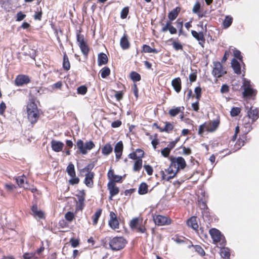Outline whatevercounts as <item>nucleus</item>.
Wrapping results in <instances>:
<instances>
[{"label":"nucleus","instance_id":"f257e3e1","mask_svg":"<svg viewBox=\"0 0 259 259\" xmlns=\"http://www.w3.org/2000/svg\"><path fill=\"white\" fill-rule=\"evenodd\" d=\"M28 120L33 124L35 123L39 117V111L33 99H30L26 106Z\"/></svg>","mask_w":259,"mask_h":259},{"label":"nucleus","instance_id":"f03ea898","mask_svg":"<svg viewBox=\"0 0 259 259\" xmlns=\"http://www.w3.org/2000/svg\"><path fill=\"white\" fill-rule=\"evenodd\" d=\"M219 124L220 121L219 119L214 120L208 122H205L200 125L198 133L199 135H202L204 131L213 132L218 128Z\"/></svg>","mask_w":259,"mask_h":259},{"label":"nucleus","instance_id":"7ed1b4c3","mask_svg":"<svg viewBox=\"0 0 259 259\" xmlns=\"http://www.w3.org/2000/svg\"><path fill=\"white\" fill-rule=\"evenodd\" d=\"M125 244V240L121 237H114L109 242L110 247L113 250H119L122 249Z\"/></svg>","mask_w":259,"mask_h":259},{"label":"nucleus","instance_id":"20e7f679","mask_svg":"<svg viewBox=\"0 0 259 259\" xmlns=\"http://www.w3.org/2000/svg\"><path fill=\"white\" fill-rule=\"evenodd\" d=\"M76 146L81 154H86L95 147V144L92 141L84 143L81 140H79L77 141Z\"/></svg>","mask_w":259,"mask_h":259},{"label":"nucleus","instance_id":"39448f33","mask_svg":"<svg viewBox=\"0 0 259 259\" xmlns=\"http://www.w3.org/2000/svg\"><path fill=\"white\" fill-rule=\"evenodd\" d=\"M143 220L140 218H135L131 220L130 227L132 229L136 230L138 232L143 233L146 229L143 225Z\"/></svg>","mask_w":259,"mask_h":259},{"label":"nucleus","instance_id":"423d86ee","mask_svg":"<svg viewBox=\"0 0 259 259\" xmlns=\"http://www.w3.org/2000/svg\"><path fill=\"white\" fill-rule=\"evenodd\" d=\"M172 165V163L170 162L169 166L165 170V171H162V178L163 180L169 181L170 179L173 178L178 172L176 166Z\"/></svg>","mask_w":259,"mask_h":259},{"label":"nucleus","instance_id":"0eeeda50","mask_svg":"<svg viewBox=\"0 0 259 259\" xmlns=\"http://www.w3.org/2000/svg\"><path fill=\"white\" fill-rule=\"evenodd\" d=\"M213 66L212 73L214 77H220L226 73V71L223 68L222 65L220 62H214Z\"/></svg>","mask_w":259,"mask_h":259},{"label":"nucleus","instance_id":"6e6552de","mask_svg":"<svg viewBox=\"0 0 259 259\" xmlns=\"http://www.w3.org/2000/svg\"><path fill=\"white\" fill-rule=\"evenodd\" d=\"M170 162L172 163V165L176 166L178 171L180 169H184L186 166V161L182 157L171 158Z\"/></svg>","mask_w":259,"mask_h":259},{"label":"nucleus","instance_id":"1a4fd4ad","mask_svg":"<svg viewBox=\"0 0 259 259\" xmlns=\"http://www.w3.org/2000/svg\"><path fill=\"white\" fill-rule=\"evenodd\" d=\"M153 220L155 224L158 226H164L169 225L170 223V220L165 216L157 215L153 217Z\"/></svg>","mask_w":259,"mask_h":259},{"label":"nucleus","instance_id":"9d476101","mask_svg":"<svg viewBox=\"0 0 259 259\" xmlns=\"http://www.w3.org/2000/svg\"><path fill=\"white\" fill-rule=\"evenodd\" d=\"M209 232L214 244H217L223 239V236L219 230L212 228L209 230Z\"/></svg>","mask_w":259,"mask_h":259},{"label":"nucleus","instance_id":"9b49d317","mask_svg":"<svg viewBox=\"0 0 259 259\" xmlns=\"http://www.w3.org/2000/svg\"><path fill=\"white\" fill-rule=\"evenodd\" d=\"M89 168L87 166L82 169V172H87L85 174L84 183L87 186L91 187L93 184V178L94 177V174L93 172H89Z\"/></svg>","mask_w":259,"mask_h":259},{"label":"nucleus","instance_id":"f8f14e48","mask_svg":"<svg viewBox=\"0 0 259 259\" xmlns=\"http://www.w3.org/2000/svg\"><path fill=\"white\" fill-rule=\"evenodd\" d=\"M29 82V77L28 76L23 74L18 75L15 80V84L17 86H22Z\"/></svg>","mask_w":259,"mask_h":259},{"label":"nucleus","instance_id":"ddd939ff","mask_svg":"<svg viewBox=\"0 0 259 259\" xmlns=\"http://www.w3.org/2000/svg\"><path fill=\"white\" fill-rule=\"evenodd\" d=\"M16 182L18 186L24 189H30V186L28 184L26 177L23 175L22 176L16 177L15 178Z\"/></svg>","mask_w":259,"mask_h":259},{"label":"nucleus","instance_id":"4468645a","mask_svg":"<svg viewBox=\"0 0 259 259\" xmlns=\"http://www.w3.org/2000/svg\"><path fill=\"white\" fill-rule=\"evenodd\" d=\"M109 225L113 229H116L119 227V223L116 215L112 211L110 213Z\"/></svg>","mask_w":259,"mask_h":259},{"label":"nucleus","instance_id":"2eb2a0df","mask_svg":"<svg viewBox=\"0 0 259 259\" xmlns=\"http://www.w3.org/2000/svg\"><path fill=\"white\" fill-rule=\"evenodd\" d=\"M123 149V146L122 141H119L116 143L114 147V151L115 153V157L117 161H118L121 158L122 154Z\"/></svg>","mask_w":259,"mask_h":259},{"label":"nucleus","instance_id":"dca6fc26","mask_svg":"<svg viewBox=\"0 0 259 259\" xmlns=\"http://www.w3.org/2000/svg\"><path fill=\"white\" fill-rule=\"evenodd\" d=\"M108 188L110 194V199L112 200V197L119 193V189L115 186L114 182L112 181H110L108 184Z\"/></svg>","mask_w":259,"mask_h":259},{"label":"nucleus","instance_id":"f3484780","mask_svg":"<svg viewBox=\"0 0 259 259\" xmlns=\"http://www.w3.org/2000/svg\"><path fill=\"white\" fill-rule=\"evenodd\" d=\"M169 31V33L171 34H176L177 32V30L175 27H174L172 25V23L171 21H167L165 25H163L161 29V31L163 32Z\"/></svg>","mask_w":259,"mask_h":259},{"label":"nucleus","instance_id":"a211bd4d","mask_svg":"<svg viewBox=\"0 0 259 259\" xmlns=\"http://www.w3.org/2000/svg\"><path fill=\"white\" fill-rule=\"evenodd\" d=\"M64 145V144L60 141L52 140L51 142V146L52 149L56 152L61 151L63 149Z\"/></svg>","mask_w":259,"mask_h":259},{"label":"nucleus","instance_id":"6ab92c4d","mask_svg":"<svg viewBox=\"0 0 259 259\" xmlns=\"http://www.w3.org/2000/svg\"><path fill=\"white\" fill-rule=\"evenodd\" d=\"M191 34L195 38L199 41V44L202 46V44L205 40L203 33L197 32L195 30H192Z\"/></svg>","mask_w":259,"mask_h":259},{"label":"nucleus","instance_id":"aec40b11","mask_svg":"<svg viewBox=\"0 0 259 259\" xmlns=\"http://www.w3.org/2000/svg\"><path fill=\"white\" fill-rule=\"evenodd\" d=\"M108 177L112 182H119L121 181L122 177L116 175L114 174V170L112 169H110L108 172Z\"/></svg>","mask_w":259,"mask_h":259},{"label":"nucleus","instance_id":"412c9836","mask_svg":"<svg viewBox=\"0 0 259 259\" xmlns=\"http://www.w3.org/2000/svg\"><path fill=\"white\" fill-rule=\"evenodd\" d=\"M187 225L192 228L194 230H197L198 228V225L197 224V219L195 217H191L187 221Z\"/></svg>","mask_w":259,"mask_h":259},{"label":"nucleus","instance_id":"4be33fe9","mask_svg":"<svg viewBox=\"0 0 259 259\" xmlns=\"http://www.w3.org/2000/svg\"><path fill=\"white\" fill-rule=\"evenodd\" d=\"M171 84L176 92L177 93L180 92L181 90V81L179 77L173 79Z\"/></svg>","mask_w":259,"mask_h":259},{"label":"nucleus","instance_id":"5701e85b","mask_svg":"<svg viewBox=\"0 0 259 259\" xmlns=\"http://www.w3.org/2000/svg\"><path fill=\"white\" fill-rule=\"evenodd\" d=\"M180 11V8L177 7L172 10L169 13L168 17L169 19L168 21H172L176 19L178 16V14Z\"/></svg>","mask_w":259,"mask_h":259},{"label":"nucleus","instance_id":"b1692460","mask_svg":"<svg viewBox=\"0 0 259 259\" xmlns=\"http://www.w3.org/2000/svg\"><path fill=\"white\" fill-rule=\"evenodd\" d=\"M231 66L235 73L237 74L241 73L240 63L235 59H233L232 60Z\"/></svg>","mask_w":259,"mask_h":259},{"label":"nucleus","instance_id":"393cba45","mask_svg":"<svg viewBox=\"0 0 259 259\" xmlns=\"http://www.w3.org/2000/svg\"><path fill=\"white\" fill-rule=\"evenodd\" d=\"M120 45L121 47L124 50L127 49L129 48L130 43L126 34H124L123 36L121 38Z\"/></svg>","mask_w":259,"mask_h":259},{"label":"nucleus","instance_id":"a878e982","mask_svg":"<svg viewBox=\"0 0 259 259\" xmlns=\"http://www.w3.org/2000/svg\"><path fill=\"white\" fill-rule=\"evenodd\" d=\"M108 62V58L104 53H100L98 55V64L99 66L106 64Z\"/></svg>","mask_w":259,"mask_h":259},{"label":"nucleus","instance_id":"bb28decb","mask_svg":"<svg viewBox=\"0 0 259 259\" xmlns=\"http://www.w3.org/2000/svg\"><path fill=\"white\" fill-rule=\"evenodd\" d=\"M31 210L33 212V214L35 217H37L39 219H42L44 218V212L42 211L38 210L36 205L32 206Z\"/></svg>","mask_w":259,"mask_h":259},{"label":"nucleus","instance_id":"cd10ccee","mask_svg":"<svg viewBox=\"0 0 259 259\" xmlns=\"http://www.w3.org/2000/svg\"><path fill=\"white\" fill-rule=\"evenodd\" d=\"M248 115L253 121H255L258 118V110L256 108L253 109L251 107L248 112Z\"/></svg>","mask_w":259,"mask_h":259},{"label":"nucleus","instance_id":"c85d7f7f","mask_svg":"<svg viewBox=\"0 0 259 259\" xmlns=\"http://www.w3.org/2000/svg\"><path fill=\"white\" fill-rule=\"evenodd\" d=\"M112 150L113 148L112 146L110 144L107 143L103 147L102 152L103 155L107 156L110 154L112 152Z\"/></svg>","mask_w":259,"mask_h":259},{"label":"nucleus","instance_id":"c756f323","mask_svg":"<svg viewBox=\"0 0 259 259\" xmlns=\"http://www.w3.org/2000/svg\"><path fill=\"white\" fill-rule=\"evenodd\" d=\"M142 164H143V161L142 159L141 158H138L137 160L135 161L134 167H133V170L134 171H139L141 168L142 167Z\"/></svg>","mask_w":259,"mask_h":259},{"label":"nucleus","instance_id":"7c9ffc66","mask_svg":"<svg viewBox=\"0 0 259 259\" xmlns=\"http://www.w3.org/2000/svg\"><path fill=\"white\" fill-rule=\"evenodd\" d=\"M233 18L230 16L228 15L225 17V18L223 22V25L224 28H228L232 23Z\"/></svg>","mask_w":259,"mask_h":259},{"label":"nucleus","instance_id":"2f4dec72","mask_svg":"<svg viewBox=\"0 0 259 259\" xmlns=\"http://www.w3.org/2000/svg\"><path fill=\"white\" fill-rule=\"evenodd\" d=\"M63 67L66 70H69L70 68V64L69 59L66 53L64 54Z\"/></svg>","mask_w":259,"mask_h":259},{"label":"nucleus","instance_id":"473e14b6","mask_svg":"<svg viewBox=\"0 0 259 259\" xmlns=\"http://www.w3.org/2000/svg\"><path fill=\"white\" fill-rule=\"evenodd\" d=\"M220 254L224 259H229L230 257L229 249L228 248H222L220 250Z\"/></svg>","mask_w":259,"mask_h":259},{"label":"nucleus","instance_id":"72a5a7b5","mask_svg":"<svg viewBox=\"0 0 259 259\" xmlns=\"http://www.w3.org/2000/svg\"><path fill=\"white\" fill-rule=\"evenodd\" d=\"M148 186L145 183H142L139 188L138 192L140 195H144L147 193Z\"/></svg>","mask_w":259,"mask_h":259},{"label":"nucleus","instance_id":"f704fd0d","mask_svg":"<svg viewBox=\"0 0 259 259\" xmlns=\"http://www.w3.org/2000/svg\"><path fill=\"white\" fill-rule=\"evenodd\" d=\"M66 171H67L68 174L70 177L75 176L74 166L72 163H70L68 164V165L67 167V169H66Z\"/></svg>","mask_w":259,"mask_h":259},{"label":"nucleus","instance_id":"c9c22d12","mask_svg":"<svg viewBox=\"0 0 259 259\" xmlns=\"http://www.w3.org/2000/svg\"><path fill=\"white\" fill-rule=\"evenodd\" d=\"M110 70L107 67L103 68L100 71L101 76L103 78H105L108 76L110 74Z\"/></svg>","mask_w":259,"mask_h":259},{"label":"nucleus","instance_id":"e433bc0d","mask_svg":"<svg viewBox=\"0 0 259 259\" xmlns=\"http://www.w3.org/2000/svg\"><path fill=\"white\" fill-rule=\"evenodd\" d=\"M243 95L244 96H251L254 94V91L250 88H244Z\"/></svg>","mask_w":259,"mask_h":259},{"label":"nucleus","instance_id":"4c0bfd02","mask_svg":"<svg viewBox=\"0 0 259 259\" xmlns=\"http://www.w3.org/2000/svg\"><path fill=\"white\" fill-rule=\"evenodd\" d=\"M101 212L102 210L101 209H99L98 211L96 212L95 214L93 216V221L94 225H96L97 224L99 218H100L101 214Z\"/></svg>","mask_w":259,"mask_h":259},{"label":"nucleus","instance_id":"58836bf2","mask_svg":"<svg viewBox=\"0 0 259 259\" xmlns=\"http://www.w3.org/2000/svg\"><path fill=\"white\" fill-rule=\"evenodd\" d=\"M130 76L131 79L135 82L138 81L141 79L140 75L136 72H131Z\"/></svg>","mask_w":259,"mask_h":259},{"label":"nucleus","instance_id":"ea45409f","mask_svg":"<svg viewBox=\"0 0 259 259\" xmlns=\"http://www.w3.org/2000/svg\"><path fill=\"white\" fill-rule=\"evenodd\" d=\"M181 111L180 107H176L175 108L171 109L169 111V114L171 116H175L178 115Z\"/></svg>","mask_w":259,"mask_h":259},{"label":"nucleus","instance_id":"a19ab883","mask_svg":"<svg viewBox=\"0 0 259 259\" xmlns=\"http://www.w3.org/2000/svg\"><path fill=\"white\" fill-rule=\"evenodd\" d=\"M79 47L83 54L84 55H87L89 52V48L86 44L84 43L83 44H80L79 45Z\"/></svg>","mask_w":259,"mask_h":259},{"label":"nucleus","instance_id":"79ce46f5","mask_svg":"<svg viewBox=\"0 0 259 259\" xmlns=\"http://www.w3.org/2000/svg\"><path fill=\"white\" fill-rule=\"evenodd\" d=\"M195 251L201 256H203L205 254V252L203 249L199 245H193Z\"/></svg>","mask_w":259,"mask_h":259},{"label":"nucleus","instance_id":"37998d69","mask_svg":"<svg viewBox=\"0 0 259 259\" xmlns=\"http://www.w3.org/2000/svg\"><path fill=\"white\" fill-rule=\"evenodd\" d=\"M77 92L78 94L83 95L87 92V88L85 85L80 86L77 88Z\"/></svg>","mask_w":259,"mask_h":259},{"label":"nucleus","instance_id":"c03bdc74","mask_svg":"<svg viewBox=\"0 0 259 259\" xmlns=\"http://www.w3.org/2000/svg\"><path fill=\"white\" fill-rule=\"evenodd\" d=\"M240 111L241 109L240 108L233 107L230 111V114L232 116H236L240 113Z\"/></svg>","mask_w":259,"mask_h":259},{"label":"nucleus","instance_id":"a18cd8bd","mask_svg":"<svg viewBox=\"0 0 259 259\" xmlns=\"http://www.w3.org/2000/svg\"><path fill=\"white\" fill-rule=\"evenodd\" d=\"M195 97L197 100H199L201 96V89L200 87H196L194 90Z\"/></svg>","mask_w":259,"mask_h":259},{"label":"nucleus","instance_id":"49530a36","mask_svg":"<svg viewBox=\"0 0 259 259\" xmlns=\"http://www.w3.org/2000/svg\"><path fill=\"white\" fill-rule=\"evenodd\" d=\"M174 128V125L172 123L169 122H166L164 127L163 128V130L165 131V132L169 133Z\"/></svg>","mask_w":259,"mask_h":259},{"label":"nucleus","instance_id":"de8ad7c7","mask_svg":"<svg viewBox=\"0 0 259 259\" xmlns=\"http://www.w3.org/2000/svg\"><path fill=\"white\" fill-rule=\"evenodd\" d=\"M65 218L69 222H71L74 219V215L73 212L69 211L65 215Z\"/></svg>","mask_w":259,"mask_h":259},{"label":"nucleus","instance_id":"09e8293b","mask_svg":"<svg viewBox=\"0 0 259 259\" xmlns=\"http://www.w3.org/2000/svg\"><path fill=\"white\" fill-rule=\"evenodd\" d=\"M128 8L127 7L124 8L121 11L120 17L122 19H125L128 14Z\"/></svg>","mask_w":259,"mask_h":259},{"label":"nucleus","instance_id":"8fccbe9b","mask_svg":"<svg viewBox=\"0 0 259 259\" xmlns=\"http://www.w3.org/2000/svg\"><path fill=\"white\" fill-rule=\"evenodd\" d=\"M144 167L147 173V174L149 176L152 175L153 173V168L149 165H145Z\"/></svg>","mask_w":259,"mask_h":259},{"label":"nucleus","instance_id":"3c124183","mask_svg":"<svg viewBox=\"0 0 259 259\" xmlns=\"http://www.w3.org/2000/svg\"><path fill=\"white\" fill-rule=\"evenodd\" d=\"M172 46L176 50H182L183 49L182 45L180 43L177 41L173 42Z\"/></svg>","mask_w":259,"mask_h":259},{"label":"nucleus","instance_id":"603ef678","mask_svg":"<svg viewBox=\"0 0 259 259\" xmlns=\"http://www.w3.org/2000/svg\"><path fill=\"white\" fill-rule=\"evenodd\" d=\"M200 9V4L199 3H196L194 6L192 12L194 13H198L199 12Z\"/></svg>","mask_w":259,"mask_h":259},{"label":"nucleus","instance_id":"864d4df0","mask_svg":"<svg viewBox=\"0 0 259 259\" xmlns=\"http://www.w3.org/2000/svg\"><path fill=\"white\" fill-rule=\"evenodd\" d=\"M233 54L235 57L242 61V57L241 56V52L239 50L236 49L233 50Z\"/></svg>","mask_w":259,"mask_h":259},{"label":"nucleus","instance_id":"5fc2aeb1","mask_svg":"<svg viewBox=\"0 0 259 259\" xmlns=\"http://www.w3.org/2000/svg\"><path fill=\"white\" fill-rule=\"evenodd\" d=\"M170 152V150L168 148L166 147L161 150V154L164 157H166L169 155Z\"/></svg>","mask_w":259,"mask_h":259},{"label":"nucleus","instance_id":"6e6d98bb","mask_svg":"<svg viewBox=\"0 0 259 259\" xmlns=\"http://www.w3.org/2000/svg\"><path fill=\"white\" fill-rule=\"evenodd\" d=\"M42 16L41 11H37L35 12V13L34 15V18L35 20H40Z\"/></svg>","mask_w":259,"mask_h":259},{"label":"nucleus","instance_id":"4d7b16f0","mask_svg":"<svg viewBox=\"0 0 259 259\" xmlns=\"http://www.w3.org/2000/svg\"><path fill=\"white\" fill-rule=\"evenodd\" d=\"M25 17L26 15L25 14H23L21 12H20L17 14V21H20L23 20Z\"/></svg>","mask_w":259,"mask_h":259},{"label":"nucleus","instance_id":"13d9d810","mask_svg":"<svg viewBox=\"0 0 259 259\" xmlns=\"http://www.w3.org/2000/svg\"><path fill=\"white\" fill-rule=\"evenodd\" d=\"M71 179L69 180V183L72 184H77L79 182V179L75 176L71 177Z\"/></svg>","mask_w":259,"mask_h":259},{"label":"nucleus","instance_id":"bf43d9fd","mask_svg":"<svg viewBox=\"0 0 259 259\" xmlns=\"http://www.w3.org/2000/svg\"><path fill=\"white\" fill-rule=\"evenodd\" d=\"M23 256L24 259H35L34 255L32 253H26Z\"/></svg>","mask_w":259,"mask_h":259},{"label":"nucleus","instance_id":"052dcab7","mask_svg":"<svg viewBox=\"0 0 259 259\" xmlns=\"http://www.w3.org/2000/svg\"><path fill=\"white\" fill-rule=\"evenodd\" d=\"M70 243H71V246L73 247H76L79 244V241L77 239L72 238L70 240Z\"/></svg>","mask_w":259,"mask_h":259},{"label":"nucleus","instance_id":"680f3d73","mask_svg":"<svg viewBox=\"0 0 259 259\" xmlns=\"http://www.w3.org/2000/svg\"><path fill=\"white\" fill-rule=\"evenodd\" d=\"M229 91V87L226 84H223L221 89V92L223 94L228 93Z\"/></svg>","mask_w":259,"mask_h":259},{"label":"nucleus","instance_id":"e2e57ef3","mask_svg":"<svg viewBox=\"0 0 259 259\" xmlns=\"http://www.w3.org/2000/svg\"><path fill=\"white\" fill-rule=\"evenodd\" d=\"M137 155H138V158H142V157L144 156V151L140 149H138L136 150L135 152Z\"/></svg>","mask_w":259,"mask_h":259},{"label":"nucleus","instance_id":"0e129e2a","mask_svg":"<svg viewBox=\"0 0 259 259\" xmlns=\"http://www.w3.org/2000/svg\"><path fill=\"white\" fill-rule=\"evenodd\" d=\"M77 40L78 44V46L80 44H84L85 42L83 39V37L80 35L78 34L77 35Z\"/></svg>","mask_w":259,"mask_h":259},{"label":"nucleus","instance_id":"69168bd1","mask_svg":"<svg viewBox=\"0 0 259 259\" xmlns=\"http://www.w3.org/2000/svg\"><path fill=\"white\" fill-rule=\"evenodd\" d=\"M242 87L243 89L250 87V81L244 78L243 79V83Z\"/></svg>","mask_w":259,"mask_h":259},{"label":"nucleus","instance_id":"338daca9","mask_svg":"<svg viewBox=\"0 0 259 259\" xmlns=\"http://www.w3.org/2000/svg\"><path fill=\"white\" fill-rule=\"evenodd\" d=\"M192 107L194 111H198L199 109L198 100H197V101H196V102L192 104Z\"/></svg>","mask_w":259,"mask_h":259},{"label":"nucleus","instance_id":"774afa93","mask_svg":"<svg viewBox=\"0 0 259 259\" xmlns=\"http://www.w3.org/2000/svg\"><path fill=\"white\" fill-rule=\"evenodd\" d=\"M143 50L145 53H151L152 48L148 45H144Z\"/></svg>","mask_w":259,"mask_h":259}]
</instances>
